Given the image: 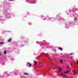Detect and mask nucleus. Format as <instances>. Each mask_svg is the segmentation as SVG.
Returning <instances> with one entry per match:
<instances>
[{
    "label": "nucleus",
    "instance_id": "obj_11",
    "mask_svg": "<svg viewBox=\"0 0 78 78\" xmlns=\"http://www.w3.org/2000/svg\"><path fill=\"white\" fill-rule=\"evenodd\" d=\"M4 44V42H2L0 43V44Z\"/></svg>",
    "mask_w": 78,
    "mask_h": 78
},
{
    "label": "nucleus",
    "instance_id": "obj_9",
    "mask_svg": "<svg viewBox=\"0 0 78 78\" xmlns=\"http://www.w3.org/2000/svg\"><path fill=\"white\" fill-rule=\"evenodd\" d=\"M69 67H70V66H67V69H69Z\"/></svg>",
    "mask_w": 78,
    "mask_h": 78
},
{
    "label": "nucleus",
    "instance_id": "obj_7",
    "mask_svg": "<svg viewBox=\"0 0 78 78\" xmlns=\"http://www.w3.org/2000/svg\"><path fill=\"white\" fill-rule=\"evenodd\" d=\"M31 64L30 63L29 64L28 67H31Z\"/></svg>",
    "mask_w": 78,
    "mask_h": 78
},
{
    "label": "nucleus",
    "instance_id": "obj_13",
    "mask_svg": "<svg viewBox=\"0 0 78 78\" xmlns=\"http://www.w3.org/2000/svg\"><path fill=\"white\" fill-rule=\"evenodd\" d=\"M73 55V53H71V54H69V55H70V56H71V55Z\"/></svg>",
    "mask_w": 78,
    "mask_h": 78
},
{
    "label": "nucleus",
    "instance_id": "obj_17",
    "mask_svg": "<svg viewBox=\"0 0 78 78\" xmlns=\"http://www.w3.org/2000/svg\"><path fill=\"white\" fill-rule=\"evenodd\" d=\"M1 55H0V56Z\"/></svg>",
    "mask_w": 78,
    "mask_h": 78
},
{
    "label": "nucleus",
    "instance_id": "obj_2",
    "mask_svg": "<svg viewBox=\"0 0 78 78\" xmlns=\"http://www.w3.org/2000/svg\"><path fill=\"white\" fill-rule=\"evenodd\" d=\"M11 38H10L8 40V42H11Z\"/></svg>",
    "mask_w": 78,
    "mask_h": 78
},
{
    "label": "nucleus",
    "instance_id": "obj_8",
    "mask_svg": "<svg viewBox=\"0 0 78 78\" xmlns=\"http://www.w3.org/2000/svg\"><path fill=\"white\" fill-rule=\"evenodd\" d=\"M61 68H59V71H58V72H61Z\"/></svg>",
    "mask_w": 78,
    "mask_h": 78
},
{
    "label": "nucleus",
    "instance_id": "obj_14",
    "mask_svg": "<svg viewBox=\"0 0 78 78\" xmlns=\"http://www.w3.org/2000/svg\"><path fill=\"white\" fill-rule=\"evenodd\" d=\"M60 62H63V61L62 60H61V61H60Z\"/></svg>",
    "mask_w": 78,
    "mask_h": 78
},
{
    "label": "nucleus",
    "instance_id": "obj_15",
    "mask_svg": "<svg viewBox=\"0 0 78 78\" xmlns=\"http://www.w3.org/2000/svg\"><path fill=\"white\" fill-rule=\"evenodd\" d=\"M74 72L75 73H76V72H75V71H74Z\"/></svg>",
    "mask_w": 78,
    "mask_h": 78
},
{
    "label": "nucleus",
    "instance_id": "obj_5",
    "mask_svg": "<svg viewBox=\"0 0 78 78\" xmlns=\"http://www.w3.org/2000/svg\"><path fill=\"white\" fill-rule=\"evenodd\" d=\"M69 73V71H66V72H64V73Z\"/></svg>",
    "mask_w": 78,
    "mask_h": 78
},
{
    "label": "nucleus",
    "instance_id": "obj_10",
    "mask_svg": "<svg viewBox=\"0 0 78 78\" xmlns=\"http://www.w3.org/2000/svg\"><path fill=\"white\" fill-rule=\"evenodd\" d=\"M24 75H28V74L27 73H25L24 74Z\"/></svg>",
    "mask_w": 78,
    "mask_h": 78
},
{
    "label": "nucleus",
    "instance_id": "obj_4",
    "mask_svg": "<svg viewBox=\"0 0 78 78\" xmlns=\"http://www.w3.org/2000/svg\"><path fill=\"white\" fill-rule=\"evenodd\" d=\"M4 55H6V50H5L4 51Z\"/></svg>",
    "mask_w": 78,
    "mask_h": 78
},
{
    "label": "nucleus",
    "instance_id": "obj_12",
    "mask_svg": "<svg viewBox=\"0 0 78 78\" xmlns=\"http://www.w3.org/2000/svg\"><path fill=\"white\" fill-rule=\"evenodd\" d=\"M77 20V18L76 17H75V20L76 21V20Z\"/></svg>",
    "mask_w": 78,
    "mask_h": 78
},
{
    "label": "nucleus",
    "instance_id": "obj_3",
    "mask_svg": "<svg viewBox=\"0 0 78 78\" xmlns=\"http://www.w3.org/2000/svg\"><path fill=\"white\" fill-rule=\"evenodd\" d=\"M58 49H59V50H61V51H62V48L61 47H59V48Z\"/></svg>",
    "mask_w": 78,
    "mask_h": 78
},
{
    "label": "nucleus",
    "instance_id": "obj_1",
    "mask_svg": "<svg viewBox=\"0 0 78 78\" xmlns=\"http://www.w3.org/2000/svg\"><path fill=\"white\" fill-rule=\"evenodd\" d=\"M61 74L62 75V76H64L65 77H67V76L66 75L63 74V73H61Z\"/></svg>",
    "mask_w": 78,
    "mask_h": 78
},
{
    "label": "nucleus",
    "instance_id": "obj_6",
    "mask_svg": "<svg viewBox=\"0 0 78 78\" xmlns=\"http://www.w3.org/2000/svg\"><path fill=\"white\" fill-rule=\"evenodd\" d=\"M36 63H37V62L35 61V62H34V65H37V64H36Z\"/></svg>",
    "mask_w": 78,
    "mask_h": 78
},
{
    "label": "nucleus",
    "instance_id": "obj_16",
    "mask_svg": "<svg viewBox=\"0 0 78 78\" xmlns=\"http://www.w3.org/2000/svg\"><path fill=\"white\" fill-rule=\"evenodd\" d=\"M13 0H9V1H12Z\"/></svg>",
    "mask_w": 78,
    "mask_h": 78
}]
</instances>
